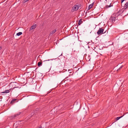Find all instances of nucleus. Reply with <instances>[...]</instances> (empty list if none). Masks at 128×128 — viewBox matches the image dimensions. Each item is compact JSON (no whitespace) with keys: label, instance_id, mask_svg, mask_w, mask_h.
<instances>
[{"label":"nucleus","instance_id":"obj_5","mask_svg":"<svg viewBox=\"0 0 128 128\" xmlns=\"http://www.w3.org/2000/svg\"><path fill=\"white\" fill-rule=\"evenodd\" d=\"M36 24L32 25L30 27V30H32L35 29L36 27Z\"/></svg>","mask_w":128,"mask_h":128},{"label":"nucleus","instance_id":"obj_1","mask_svg":"<svg viewBox=\"0 0 128 128\" xmlns=\"http://www.w3.org/2000/svg\"><path fill=\"white\" fill-rule=\"evenodd\" d=\"M117 15L116 14H114L112 15L110 18V20L112 22L114 23L116 19H117Z\"/></svg>","mask_w":128,"mask_h":128},{"label":"nucleus","instance_id":"obj_16","mask_svg":"<svg viewBox=\"0 0 128 128\" xmlns=\"http://www.w3.org/2000/svg\"><path fill=\"white\" fill-rule=\"evenodd\" d=\"M42 65V62H39L38 63V66H40Z\"/></svg>","mask_w":128,"mask_h":128},{"label":"nucleus","instance_id":"obj_3","mask_svg":"<svg viewBox=\"0 0 128 128\" xmlns=\"http://www.w3.org/2000/svg\"><path fill=\"white\" fill-rule=\"evenodd\" d=\"M104 29L102 28H100L99 30H98L97 32V33L99 35L101 34H104L105 32H103Z\"/></svg>","mask_w":128,"mask_h":128},{"label":"nucleus","instance_id":"obj_2","mask_svg":"<svg viewBox=\"0 0 128 128\" xmlns=\"http://www.w3.org/2000/svg\"><path fill=\"white\" fill-rule=\"evenodd\" d=\"M79 6L78 5H74L72 8V9L71 10V11L73 12L75 10H78L79 8Z\"/></svg>","mask_w":128,"mask_h":128},{"label":"nucleus","instance_id":"obj_21","mask_svg":"<svg viewBox=\"0 0 128 128\" xmlns=\"http://www.w3.org/2000/svg\"><path fill=\"white\" fill-rule=\"evenodd\" d=\"M127 2H128V1Z\"/></svg>","mask_w":128,"mask_h":128},{"label":"nucleus","instance_id":"obj_13","mask_svg":"<svg viewBox=\"0 0 128 128\" xmlns=\"http://www.w3.org/2000/svg\"><path fill=\"white\" fill-rule=\"evenodd\" d=\"M124 116V115H123V116H120V117H117L116 118V120H119L120 118Z\"/></svg>","mask_w":128,"mask_h":128},{"label":"nucleus","instance_id":"obj_19","mask_svg":"<svg viewBox=\"0 0 128 128\" xmlns=\"http://www.w3.org/2000/svg\"><path fill=\"white\" fill-rule=\"evenodd\" d=\"M19 88V87H14V88H13V89H14L15 88Z\"/></svg>","mask_w":128,"mask_h":128},{"label":"nucleus","instance_id":"obj_12","mask_svg":"<svg viewBox=\"0 0 128 128\" xmlns=\"http://www.w3.org/2000/svg\"><path fill=\"white\" fill-rule=\"evenodd\" d=\"M56 30H53L51 31L50 33V34H54L56 32Z\"/></svg>","mask_w":128,"mask_h":128},{"label":"nucleus","instance_id":"obj_15","mask_svg":"<svg viewBox=\"0 0 128 128\" xmlns=\"http://www.w3.org/2000/svg\"><path fill=\"white\" fill-rule=\"evenodd\" d=\"M22 34V32H19L17 33L16 34V35L17 36H18L21 35Z\"/></svg>","mask_w":128,"mask_h":128},{"label":"nucleus","instance_id":"obj_10","mask_svg":"<svg viewBox=\"0 0 128 128\" xmlns=\"http://www.w3.org/2000/svg\"><path fill=\"white\" fill-rule=\"evenodd\" d=\"M112 6V5L111 4V3H110V5H107L106 6V8H108Z\"/></svg>","mask_w":128,"mask_h":128},{"label":"nucleus","instance_id":"obj_20","mask_svg":"<svg viewBox=\"0 0 128 128\" xmlns=\"http://www.w3.org/2000/svg\"><path fill=\"white\" fill-rule=\"evenodd\" d=\"M122 67H123V66H121L120 68H119V69H120V68H122Z\"/></svg>","mask_w":128,"mask_h":128},{"label":"nucleus","instance_id":"obj_9","mask_svg":"<svg viewBox=\"0 0 128 128\" xmlns=\"http://www.w3.org/2000/svg\"><path fill=\"white\" fill-rule=\"evenodd\" d=\"M10 92L9 90H5L4 92H2V93H9Z\"/></svg>","mask_w":128,"mask_h":128},{"label":"nucleus","instance_id":"obj_11","mask_svg":"<svg viewBox=\"0 0 128 128\" xmlns=\"http://www.w3.org/2000/svg\"><path fill=\"white\" fill-rule=\"evenodd\" d=\"M16 100V99H12L10 102V103L12 104H13L14 103V101Z\"/></svg>","mask_w":128,"mask_h":128},{"label":"nucleus","instance_id":"obj_17","mask_svg":"<svg viewBox=\"0 0 128 128\" xmlns=\"http://www.w3.org/2000/svg\"><path fill=\"white\" fill-rule=\"evenodd\" d=\"M45 60L44 61H43V62H44V63L45 64L46 63V62L48 61H49V60Z\"/></svg>","mask_w":128,"mask_h":128},{"label":"nucleus","instance_id":"obj_8","mask_svg":"<svg viewBox=\"0 0 128 128\" xmlns=\"http://www.w3.org/2000/svg\"><path fill=\"white\" fill-rule=\"evenodd\" d=\"M124 6V7L125 8V9H126L127 8H128V3L127 2L125 4Z\"/></svg>","mask_w":128,"mask_h":128},{"label":"nucleus","instance_id":"obj_14","mask_svg":"<svg viewBox=\"0 0 128 128\" xmlns=\"http://www.w3.org/2000/svg\"><path fill=\"white\" fill-rule=\"evenodd\" d=\"M83 22L82 21L81 19L80 20L79 22H78V24L79 25H80V24H82V23Z\"/></svg>","mask_w":128,"mask_h":128},{"label":"nucleus","instance_id":"obj_4","mask_svg":"<svg viewBox=\"0 0 128 128\" xmlns=\"http://www.w3.org/2000/svg\"><path fill=\"white\" fill-rule=\"evenodd\" d=\"M20 114V112H19L18 113H17V114H16L14 115V116H12L11 117V118L12 119L13 118H14L15 117H16L17 116H18V115Z\"/></svg>","mask_w":128,"mask_h":128},{"label":"nucleus","instance_id":"obj_7","mask_svg":"<svg viewBox=\"0 0 128 128\" xmlns=\"http://www.w3.org/2000/svg\"><path fill=\"white\" fill-rule=\"evenodd\" d=\"M94 3H93L89 6L88 7V10H89L91 8L93 7V6L94 5Z\"/></svg>","mask_w":128,"mask_h":128},{"label":"nucleus","instance_id":"obj_18","mask_svg":"<svg viewBox=\"0 0 128 128\" xmlns=\"http://www.w3.org/2000/svg\"><path fill=\"white\" fill-rule=\"evenodd\" d=\"M28 1V0H24L23 1V2L24 3H25L27 1Z\"/></svg>","mask_w":128,"mask_h":128},{"label":"nucleus","instance_id":"obj_6","mask_svg":"<svg viewBox=\"0 0 128 128\" xmlns=\"http://www.w3.org/2000/svg\"><path fill=\"white\" fill-rule=\"evenodd\" d=\"M35 114V112H33L32 113L31 115H30V116H28L27 119H29L30 118V117L32 116H33L34 115V114Z\"/></svg>","mask_w":128,"mask_h":128}]
</instances>
